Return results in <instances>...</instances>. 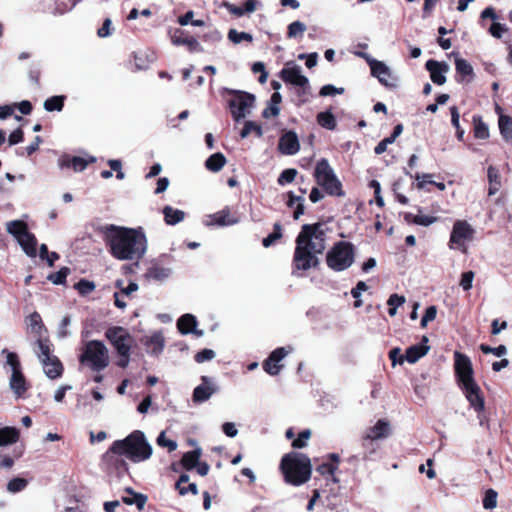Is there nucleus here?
<instances>
[{"mask_svg":"<svg viewBox=\"0 0 512 512\" xmlns=\"http://www.w3.org/2000/svg\"><path fill=\"white\" fill-rule=\"evenodd\" d=\"M227 36L234 44H239L242 41H247L249 43L253 41V36L250 33L238 32L236 29H230Z\"/></svg>","mask_w":512,"mask_h":512,"instance_id":"obj_44","label":"nucleus"},{"mask_svg":"<svg viewBox=\"0 0 512 512\" xmlns=\"http://www.w3.org/2000/svg\"><path fill=\"white\" fill-rule=\"evenodd\" d=\"M69 273L70 269L68 267H62L59 271L50 273L47 279L56 285L65 284Z\"/></svg>","mask_w":512,"mask_h":512,"instance_id":"obj_45","label":"nucleus"},{"mask_svg":"<svg viewBox=\"0 0 512 512\" xmlns=\"http://www.w3.org/2000/svg\"><path fill=\"white\" fill-rule=\"evenodd\" d=\"M201 454L202 451L200 448H196L192 451L184 453L180 461L181 465L183 466L184 469L188 471L193 470L197 466Z\"/></svg>","mask_w":512,"mask_h":512,"instance_id":"obj_30","label":"nucleus"},{"mask_svg":"<svg viewBox=\"0 0 512 512\" xmlns=\"http://www.w3.org/2000/svg\"><path fill=\"white\" fill-rule=\"evenodd\" d=\"M287 350L284 347L275 349L269 357L263 362V369L270 375H277L284 367L281 363L287 355Z\"/></svg>","mask_w":512,"mask_h":512,"instance_id":"obj_17","label":"nucleus"},{"mask_svg":"<svg viewBox=\"0 0 512 512\" xmlns=\"http://www.w3.org/2000/svg\"><path fill=\"white\" fill-rule=\"evenodd\" d=\"M310 437H311V430L305 429V430L301 431L298 434L297 438H295L292 441L291 446L296 449L303 448L307 445V441L309 440Z\"/></svg>","mask_w":512,"mask_h":512,"instance_id":"obj_51","label":"nucleus"},{"mask_svg":"<svg viewBox=\"0 0 512 512\" xmlns=\"http://www.w3.org/2000/svg\"><path fill=\"white\" fill-rule=\"evenodd\" d=\"M65 100H66L65 95L52 96L45 100L44 109L48 112H53V111L60 112V111H62V109L64 107Z\"/></svg>","mask_w":512,"mask_h":512,"instance_id":"obj_39","label":"nucleus"},{"mask_svg":"<svg viewBox=\"0 0 512 512\" xmlns=\"http://www.w3.org/2000/svg\"><path fill=\"white\" fill-rule=\"evenodd\" d=\"M164 221L168 225H176L183 221L185 218V212L179 209H174L167 205L163 208Z\"/></svg>","mask_w":512,"mask_h":512,"instance_id":"obj_31","label":"nucleus"},{"mask_svg":"<svg viewBox=\"0 0 512 512\" xmlns=\"http://www.w3.org/2000/svg\"><path fill=\"white\" fill-rule=\"evenodd\" d=\"M306 30V25L300 21L290 23V38L302 36Z\"/></svg>","mask_w":512,"mask_h":512,"instance_id":"obj_58","label":"nucleus"},{"mask_svg":"<svg viewBox=\"0 0 512 512\" xmlns=\"http://www.w3.org/2000/svg\"><path fill=\"white\" fill-rule=\"evenodd\" d=\"M111 255L118 260H139L146 251V237L141 229L126 228L113 224L100 226Z\"/></svg>","mask_w":512,"mask_h":512,"instance_id":"obj_1","label":"nucleus"},{"mask_svg":"<svg viewBox=\"0 0 512 512\" xmlns=\"http://www.w3.org/2000/svg\"><path fill=\"white\" fill-rule=\"evenodd\" d=\"M95 288V283L87 279H80L74 284V289L77 290L81 296H88L95 290Z\"/></svg>","mask_w":512,"mask_h":512,"instance_id":"obj_42","label":"nucleus"},{"mask_svg":"<svg viewBox=\"0 0 512 512\" xmlns=\"http://www.w3.org/2000/svg\"><path fill=\"white\" fill-rule=\"evenodd\" d=\"M281 237H282L281 225L279 223H275L274 231L263 239L262 244L264 247H269V246L273 245Z\"/></svg>","mask_w":512,"mask_h":512,"instance_id":"obj_48","label":"nucleus"},{"mask_svg":"<svg viewBox=\"0 0 512 512\" xmlns=\"http://www.w3.org/2000/svg\"><path fill=\"white\" fill-rule=\"evenodd\" d=\"M344 92V88H336L331 84L324 85L321 87L319 91V95L322 97L326 96H334L336 94H342Z\"/></svg>","mask_w":512,"mask_h":512,"instance_id":"obj_57","label":"nucleus"},{"mask_svg":"<svg viewBox=\"0 0 512 512\" xmlns=\"http://www.w3.org/2000/svg\"><path fill=\"white\" fill-rule=\"evenodd\" d=\"M152 447L140 430H135L122 440L112 443L103 455L104 461H112L113 455L126 456L133 462H140L150 458Z\"/></svg>","mask_w":512,"mask_h":512,"instance_id":"obj_2","label":"nucleus"},{"mask_svg":"<svg viewBox=\"0 0 512 512\" xmlns=\"http://www.w3.org/2000/svg\"><path fill=\"white\" fill-rule=\"evenodd\" d=\"M213 221L215 224L219 226H227V225H233L238 222V219L236 217L230 216V209L228 207H225L221 211H218L213 215Z\"/></svg>","mask_w":512,"mask_h":512,"instance_id":"obj_36","label":"nucleus"},{"mask_svg":"<svg viewBox=\"0 0 512 512\" xmlns=\"http://www.w3.org/2000/svg\"><path fill=\"white\" fill-rule=\"evenodd\" d=\"M79 362L94 372H101L109 365V352L100 340H90L85 343L79 355Z\"/></svg>","mask_w":512,"mask_h":512,"instance_id":"obj_4","label":"nucleus"},{"mask_svg":"<svg viewBox=\"0 0 512 512\" xmlns=\"http://www.w3.org/2000/svg\"><path fill=\"white\" fill-rule=\"evenodd\" d=\"M252 72L254 74L260 73V76L258 78V81L260 83L263 84V83L266 82L268 74H267V72L265 70V66H264V64L262 62L254 63L253 66H252Z\"/></svg>","mask_w":512,"mask_h":512,"instance_id":"obj_63","label":"nucleus"},{"mask_svg":"<svg viewBox=\"0 0 512 512\" xmlns=\"http://www.w3.org/2000/svg\"><path fill=\"white\" fill-rule=\"evenodd\" d=\"M316 119L317 123L325 129L335 130L337 127L336 118L329 110L318 113Z\"/></svg>","mask_w":512,"mask_h":512,"instance_id":"obj_35","label":"nucleus"},{"mask_svg":"<svg viewBox=\"0 0 512 512\" xmlns=\"http://www.w3.org/2000/svg\"><path fill=\"white\" fill-rule=\"evenodd\" d=\"M215 357V352L211 349H203L196 353L194 359L197 363H203L209 361Z\"/></svg>","mask_w":512,"mask_h":512,"instance_id":"obj_60","label":"nucleus"},{"mask_svg":"<svg viewBox=\"0 0 512 512\" xmlns=\"http://www.w3.org/2000/svg\"><path fill=\"white\" fill-rule=\"evenodd\" d=\"M290 85L304 87L306 89L307 86H310L308 78L301 74V70L298 66L290 67Z\"/></svg>","mask_w":512,"mask_h":512,"instance_id":"obj_38","label":"nucleus"},{"mask_svg":"<svg viewBox=\"0 0 512 512\" xmlns=\"http://www.w3.org/2000/svg\"><path fill=\"white\" fill-rule=\"evenodd\" d=\"M455 69H456L457 75H459L461 77L469 76V77L472 78L474 76L473 67L465 59L456 58V60H455Z\"/></svg>","mask_w":512,"mask_h":512,"instance_id":"obj_41","label":"nucleus"},{"mask_svg":"<svg viewBox=\"0 0 512 512\" xmlns=\"http://www.w3.org/2000/svg\"><path fill=\"white\" fill-rule=\"evenodd\" d=\"M311 472V461L307 455L290 453V484L298 486L306 483Z\"/></svg>","mask_w":512,"mask_h":512,"instance_id":"obj_7","label":"nucleus"},{"mask_svg":"<svg viewBox=\"0 0 512 512\" xmlns=\"http://www.w3.org/2000/svg\"><path fill=\"white\" fill-rule=\"evenodd\" d=\"M201 381L202 383L195 387L192 395V399L196 403L207 401L212 394L217 391V388L213 385L208 376H202Z\"/></svg>","mask_w":512,"mask_h":512,"instance_id":"obj_19","label":"nucleus"},{"mask_svg":"<svg viewBox=\"0 0 512 512\" xmlns=\"http://www.w3.org/2000/svg\"><path fill=\"white\" fill-rule=\"evenodd\" d=\"M473 279H474L473 271H466V272L462 273L461 280H460V286L463 288L464 291H468L472 288Z\"/></svg>","mask_w":512,"mask_h":512,"instance_id":"obj_55","label":"nucleus"},{"mask_svg":"<svg viewBox=\"0 0 512 512\" xmlns=\"http://www.w3.org/2000/svg\"><path fill=\"white\" fill-rule=\"evenodd\" d=\"M157 443L159 446L167 447L169 452H172L177 448V443L173 440L166 439L163 432L158 436Z\"/></svg>","mask_w":512,"mask_h":512,"instance_id":"obj_64","label":"nucleus"},{"mask_svg":"<svg viewBox=\"0 0 512 512\" xmlns=\"http://www.w3.org/2000/svg\"><path fill=\"white\" fill-rule=\"evenodd\" d=\"M105 337L114 347L117 354L131 351L135 339L129 331L122 326H111L105 331Z\"/></svg>","mask_w":512,"mask_h":512,"instance_id":"obj_8","label":"nucleus"},{"mask_svg":"<svg viewBox=\"0 0 512 512\" xmlns=\"http://www.w3.org/2000/svg\"><path fill=\"white\" fill-rule=\"evenodd\" d=\"M474 229L471 225L465 220H457L455 221L451 235L449 240V247L451 249L457 247H463L462 251L466 252V247L464 245L465 240H471L473 238Z\"/></svg>","mask_w":512,"mask_h":512,"instance_id":"obj_12","label":"nucleus"},{"mask_svg":"<svg viewBox=\"0 0 512 512\" xmlns=\"http://www.w3.org/2000/svg\"><path fill=\"white\" fill-rule=\"evenodd\" d=\"M38 346H39V350H40V353H41L42 362L43 361H49L51 359V357L54 356V355L51 354V348H50L49 340H47V339H39L38 340Z\"/></svg>","mask_w":512,"mask_h":512,"instance_id":"obj_53","label":"nucleus"},{"mask_svg":"<svg viewBox=\"0 0 512 512\" xmlns=\"http://www.w3.org/2000/svg\"><path fill=\"white\" fill-rule=\"evenodd\" d=\"M9 386L13 393L15 394L16 398H24L26 392L30 388V384L27 381L22 370L14 371V373L11 374Z\"/></svg>","mask_w":512,"mask_h":512,"instance_id":"obj_20","label":"nucleus"},{"mask_svg":"<svg viewBox=\"0 0 512 512\" xmlns=\"http://www.w3.org/2000/svg\"><path fill=\"white\" fill-rule=\"evenodd\" d=\"M371 75L376 77L378 81L390 90L399 87V78L392 73L390 68L383 62L372 59L369 61Z\"/></svg>","mask_w":512,"mask_h":512,"instance_id":"obj_11","label":"nucleus"},{"mask_svg":"<svg viewBox=\"0 0 512 512\" xmlns=\"http://www.w3.org/2000/svg\"><path fill=\"white\" fill-rule=\"evenodd\" d=\"M474 137L477 139H487L489 137V129L480 115L473 116Z\"/></svg>","mask_w":512,"mask_h":512,"instance_id":"obj_37","label":"nucleus"},{"mask_svg":"<svg viewBox=\"0 0 512 512\" xmlns=\"http://www.w3.org/2000/svg\"><path fill=\"white\" fill-rule=\"evenodd\" d=\"M321 475H331L334 476L335 472L337 471V465L331 464L328 462H323L320 464L316 469Z\"/></svg>","mask_w":512,"mask_h":512,"instance_id":"obj_61","label":"nucleus"},{"mask_svg":"<svg viewBox=\"0 0 512 512\" xmlns=\"http://www.w3.org/2000/svg\"><path fill=\"white\" fill-rule=\"evenodd\" d=\"M20 431L16 427L6 426L0 428V446H8L19 441Z\"/></svg>","mask_w":512,"mask_h":512,"instance_id":"obj_26","label":"nucleus"},{"mask_svg":"<svg viewBox=\"0 0 512 512\" xmlns=\"http://www.w3.org/2000/svg\"><path fill=\"white\" fill-rule=\"evenodd\" d=\"M498 125L502 138L506 142L512 141V117L500 114L498 119Z\"/></svg>","mask_w":512,"mask_h":512,"instance_id":"obj_32","label":"nucleus"},{"mask_svg":"<svg viewBox=\"0 0 512 512\" xmlns=\"http://www.w3.org/2000/svg\"><path fill=\"white\" fill-rule=\"evenodd\" d=\"M479 349L483 354H493L497 357H502L507 353V348L505 345L501 344L497 347H491L487 344H481Z\"/></svg>","mask_w":512,"mask_h":512,"instance_id":"obj_47","label":"nucleus"},{"mask_svg":"<svg viewBox=\"0 0 512 512\" xmlns=\"http://www.w3.org/2000/svg\"><path fill=\"white\" fill-rule=\"evenodd\" d=\"M170 275V269L159 266V265H153L150 268L147 269L146 273L144 274L145 278L155 281H163L166 278H168Z\"/></svg>","mask_w":512,"mask_h":512,"instance_id":"obj_34","label":"nucleus"},{"mask_svg":"<svg viewBox=\"0 0 512 512\" xmlns=\"http://www.w3.org/2000/svg\"><path fill=\"white\" fill-rule=\"evenodd\" d=\"M391 433L390 424L385 419H379L376 424L369 428L364 440H377L387 438Z\"/></svg>","mask_w":512,"mask_h":512,"instance_id":"obj_22","label":"nucleus"},{"mask_svg":"<svg viewBox=\"0 0 512 512\" xmlns=\"http://www.w3.org/2000/svg\"><path fill=\"white\" fill-rule=\"evenodd\" d=\"M314 176L317 184L321 186L328 195L334 197L345 196L342 183L335 175L327 159L318 161Z\"/></svg>","mask_w":512,"mask_h":512,"instance_id":"obj_6","label":"nucleus"},{"mask_svg":"<svg viewBox=\"0 0 512 512\" xmlns=\"http://www.w3.org/2000/svg\"><path fill=\"white\" fill-rule=\"evenodd\" d=\"M27 485H28V482L26 479L17 477V478H13L12 480H10L8 482L7 490L11 493H17V492L24 490Z\"/></svg>","mask_w":512,"mask_h":512,"instance_id":"obj_50","label":"nucleus"},{"mask_svg":"<svg viewBox=\"0 0 512 512\" xmlns=\"http://www.w3.org/2000/svg\"><path fill=\"white\" fill-rule=\"evenodd\" d=\"M425 68L430 73L432 82L436 85H443L446 82L444 73L449 70V65L446 62H439L434 59H430L426 62Z\"/></svg>","mask_w":512,"mask_h":512,"instance_id":"obj_18","label":"nucleus"},{"mask_svg":"<svg viewBox=\"0 0 512 512\" xmlns=\"http://www.w3.org/2000/svg\"><path fill=\"white\" fill-rule=\"evenodd\" d=\"M251 131H256L259 136L262 134L261 127L259 125L252 121H247L241 130V137H247Z\"/></svg>","mask_w":512,"mask_h":512,"instance_id":"obj_62","label":"nucleus"},{"mask_svg":"<svg viewBox=\"0 0 512 512\" xmlns=\"http://www.w3.org/2000/svg\"><path fill=\"white\" fill-rule=\"evenodd\" d=\"M2 354H6V365L10 366L12 373L22 370L21 362L15 352H11L5 348L2 350Z\"/></svg>","mask_w":512,"mask_h":512,"instance_id":"obj_43","label":"nucleus"},{"mask_svg":"<svg viewBox=\"0 0 512 512\" xmlns=\"http://www.w3.org/2000/svg\"><path fill=\"white\" fill-rule=\"evenodd\" d=\"M427 342L428 337L423 336L419 344L412 345L409 348H407L405 353V360L409 363H415L420 358L425 356L430 349V347L427 345Z\"/></svg>","mask_w":512,"mask_h":512,"instance_id":"obj_21","label":"nucleus"},{"mask_svg":"<svg viewBox=\"0 0 512 512\" xmlns=\"http://www.w3.org/2000/svg\"><path fill=\"white\" fill-rule=\"evenodd\" d=\"M7 231L18 240L28 231V226L22 220H13L7 223Z\"/></svg>","mask_w":512,"mask_h":512,"instance_id":"obj_40","label":"nucleus"},{"mask_svg":"<svg viewBox=\"0 0 512 512\" xmlns=\"http://www.w3.org/2000/svg\"><path fill=\"white\" fill-rule=\"evenodd\" d=\"M437 315V307L434 305H431L426 308L425 313L421 319L420 325L422 328H425L428 324V322H431L435 320Z\"/></svg>","mask_w":512,"mask_h":512,"instance_id":"obj_54","label":"nucleus"},{"mask_svg":"<svg viewBox=\"0 0 512 512\" xmlns=\"http://www.w3.org/2000/svg\"><path fill=\"white\" fill-rule=\"evenodd\" d=\"M300 201H303L301 197L294 196L290 192V208L294 207V219H299V217L304 213V205Z\"/></svg>","mask_w":512,"mask_h":512,"instance_id":"obj_49","label":"nucleus"},{"mask_svg":"<svg viewBox=\"0 0 512 512\" xmlns=\"http://www.w3.org/2000/svg\"><path fill=\"white\" fill-rule=\"evenodd\" d=\"M19 244L23 248L24 252L30 256L35 257L37 254V240L34 234L29 232V230L18 240Z\"/></svg>","mask_w":512,"mask_h":512,"instance_id":"obj_27","label":"nucleus"},{"mask_svg":"<svg viewBox=\"0 0 512 512\" xmlns=\"http://www.w3.org/2000/svg\"><path fill=\"white\" fill-rule=\"evenodd\" d=\"M317 230L318 224L304 225L302 227V231L296 240L297 246L293 258L294 274L297 271H306L318 264V259L312 252L316 251L312 238L316 237Z\"/></svg>","mask_w":512,"mask_h":512,"instance_id":"obj_3","label":"nucleus"},{"mask_svg":"<svg viewBox=\"0 0 512 512\" xmlns=\"http://www.w3.org/2000/svg\"><path fill=\"white\" fill-rule=\"evenodd\" d=\"M454 372L459 387L475 381L470 358L458 351L454 353Z\"/></svg>","mask_w":512,"mask_h":512,"instance_id":"obj_9","label":"nucleus"},{"mask_svg":"<svg viewBox=\"0 0 512 512\" xmlns=\"http://www.w3.org/2000/svg\"><path fill=\"white\" fill-rule=\"evenodd\" d=\"M498 493L494 489H488L483 497V507L492 510L497 506Z\"/></svg>","mask_w":512,"mask_h":512,"instance_id":"obj_46","label":"nucleus"},{"mask_svg":"<svg viewBox=\"0 0 512 512\" xmlns=\"http://www.w3.org/2000/svg\"><path fill=\"white\" fill-rule=\"evenodd\" d=\"M94 157L85 159L80 156H73L70 154H63L58 159V164L61 169H72L75 172H81L86 169L89 163L95 162Z\"/></svg>","mask_w":512,"mask_h":512,"instance_id":"obj_16","label":"nucleus"},{"mask_svg":"<svg viewBox=\"0 0 512 512\" xmlns=\"http://www.w3.org/2000/svg\"><path fill=\"white\" fill-rule=\"evenodd\" d=\"M226 157L221 152L210 155L205 161V167L211 172H219L226 164Z\"/></svg>","mask_w":512,"mask_h":512,"instance_id":"obj_33","label":"nucleus"},{"mask_svg":"<svg viewBox=\"0 0 512 512\" xmlns=\"http://www.w3.org/2000/svg\"><path fill=\"white\" fill-rule=\"evenodd\" d=\"M171 42L176 45H184L187 47L189 52H201L203 51V48L197 41V39L191 35L188 34L183 29L175 28L173 30L169 31Z\"/></svg>","mask_w":512,"mask_h":512,"instance_id":"obj_15","label":"nucleus"},{"mask_svg":"<svg viewBox=\"0 0 512 512\" xmlns=\"http://www.w3.org/2000/svg\"><path fill=\"white\" fill-rule=\"evenodd\" d=\"M470 406L477 412L481 413L485 410V398L480 386L476 381L465 384L460 387Z\"/></svg>","mask_w":512,"mask_h":512,"instance_id":"obj_14","label":"nucleus"},{"mask_svg":"<svg viewBox=\"0 0 512 512\" xmlns=\"http://www.w3.org/2000/svg\"><path fill=\"white\" fill-rule=\"evenodd\" d=\"M454 372L459 387L475 381L470 358L458 351L454 353Z\"/></svg>","mask_w":512,"mask_h":512,"instance_id":"obj_10","label":"nucleus"},{"mask_svg":"<svg viewBox=\"0 0 512 512\" xmlns=\"http://www.w3.org/2000/svg\"><path fill=\"white\" fill-rule=\"evenodd\" d=\"M143 345L154 355H158L163 351L164 338L161 333H154L152 336L142 339Z\"/></svg>","mask_w":512,"mask_h":512,"instance_id":"obj_25","label":"nucleus"},{"mask_svg":"<svg viewBox=\"0 0 512 512\" xmlns=\"http://www.w3.org/2000/svg\"><path fill=\"white\" fill-rule=\"evenodd\" d=\"M438 220L437 217L429 216V215H416V218H413V224L420 226H429L435 223Z\"/></svg>","mask_w":512,"mask_h":512,"instance_id":"obj_59","label":"nucleus"},{"mask_svg":"<svg viewBox=\"0 0 512 512\" xmlns=\"http://www.w3.org/2000/svg\"><path fill=\"white\" fill-rule=\"evenodd\" d=\"M355 260V247L351 242L338 241L326 254L327 266L336 271L348 269Z\"/></svg>","mask_w":512,"mask_h":512,"instance_id":"obj_5","label":"nucleus"},{"mask_svg":"<svg viewBox=\"0 0 512 512\" xmlns=\"http://www.w3.org/2000/svg\"><path fill=\"white\" fill-rule=\"evenodd\" d=\"M197 326L196 317L192 314H184L177 320V328L183 335L192 333Z\"/></svg>","mask_w":512,"mask_h":512,"instance_id":"obj_29","label":"nucleus"},{"mask_svg":"<svg viewBox=\"0 0 512 512\" xmlns=\"http://www.w3.org/2000/svg\"><path fill=\"white\" fill-rule=\"evenodd\" d=\"M254 95L247 92H235L234 96L228 101L231 115L235 121L245 117V110L253 106Z\"/></svg>","mask_w":512,"mask_h":512,"instance_id":"obj_13","label":"nucleus"},{"mask_svg":"<svg viewBox=\"0 0 512 512\" xmlns=\"http://www.w3.org/2000/svg\"><path fill=\"white\" fill-rule=\"evenodd\" d=\"M257 5H258V1L257 0H245L243 2V6L242 7H239V6H236L235 4H232L228 1H224L223 2V7H225L229 13L237 16V17H241L243 16L245 13H252L256 10L257 8Z\"/></svg>","mask_w":512,"mask_h":512,"instance_id":"obj_23","label":"nucleus"},{"mask_svg":"<svg viewBox=\"0 0 512 512\" xmlns=\"http://www.w3.org/2000/svg\"><path fill=\"white\" fill-rule=\"evenodd\" d=\"M487 178L489 182L488 195L492 196L496 194L501 187V176L499 170L490 165L487 169Z\"/></svg>","mask_w":512,"mask_h":512,"instance_id":"obj_28","label":"nucleus"},{"mask_svg":"<svg viewBox=\"0 0 512 512\" xmlns=\"http://www.w3.org/2000/svg\"><path fill=\"white\" fill-rule=\"evenodd\" d=\"M125 492L134 496V504L139 511H142L147 503V496L142 493L135 492L131 487H127Z\"/></svg>","mask_w":512,"mask_h":512,"instance_id":"obj_52","label":"nucleus"},{"mask_svg":"<svg viewBox=\"0 0 512 512\" xmlns=\"http://www.w3.org/2000/svg\"><path fill=\"white\" fill-rule=\"evenodd\" d=\"M42 364L48 378L56 379L62 376L64 368L58 357L53 356L49 361H43Z\"/></svg>","mask_w":512,"mask_h":512,"instance_id":"obj_24","label":"nucleus"},{"mask_svg":"<svg viewBox=\"0 0 512 512\" xmlns=\"http://www.w3.org/2000/svg\"><path fill=\"white\" fill-rule=\"evenodd\" d=\"M296 93L298 96L297 104H304L308 102L311 97V87L307 86V89L304 87H297Z\"/></svg>","mask_w":512,"mask_h":512,"instance_id":"obj_56","label":"nucleus"}]
</instances>
